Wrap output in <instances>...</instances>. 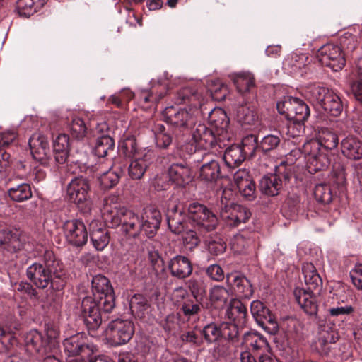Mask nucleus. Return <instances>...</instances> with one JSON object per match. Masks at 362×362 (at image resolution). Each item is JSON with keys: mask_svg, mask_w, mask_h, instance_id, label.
<instances>
[{"mask_svg": "<svg viewBox=\"0 0 362 362\" xmlns=\"http://www.w3.org/2000/svg\"><path fill=\"white\" fill-rule=\"evenodd\" d=\"M117 197L109 196L103 199L102 216L112 228L122 225L123 230L129 236L136 238L140 235L151 238L154 236L161 222V214L154 207L145 209L144 215L121 207Z\"/></svg>", "mask_w": 362, "mask_h": 362, "instance_id": "obj_1", "label": "nucleus"}, {"mask_svg": "<svg viewBox=\"0 0 362 362\" xmlns=\"http://www.w3.org/2000/svg\"><path fill=\"white\" fill-rule=\"evenodd\" d=\"M238 326L237 323L223 322L221 324V337L228 339L233 343L237 341L239 334Z\"/></svg>", "mask_w": 362, "mask_h": 362, "instance_id": "obj_48", "label": "nucleus"}, {"mask_svg": "<svg viewBox=\"0 0 362 362\" xmlns=\"http://www.w3.org/2000/svg\"><path fill=\"white\" fill-rule=\"evenodd\" d=\"M122 148L127 156L132 158L129 166V175L132 179H141L154 157L153 151L148 148L139 149L137 143L134 138L127 139Z\"/></svg>", "mask_w": 362, "mask_h": 362, "instance_id": "obj_6", "label": "nucleus"}, {"mask_svg": "<svg viewBox=\"0 0 362 362\" xmlns=\"http://www.w3.org/2000/svg\"><path fill=\"white\" fill-rule=\"evenodd\" d=\"M230 77L240 93L247 92L255 86V78L250 73L241 72L233 74Z\"/></svg>", "mask_w": 362, "mask_h": 362, "instance_id": "obj_35", "label": "nucleus"}, {"mask_svg": "<svg viewBox=\"0 0 362 362\" xmlns=\"http://www.w3.org/2000/svg\"><path fill=\"white\" fill-rule=\"evenodd\" d=\"M114 140L108 135H103L96 140L95 153L98 157L106 156L114 149Z\"/></svg>", "mask_w": 362, "mask_h": 362, "instance_id": "obj_42", "label": "nucleus"}, {"mask_svg": "<svg viewBox=\"0 0 362 362\" xmlns=\"http://www.w3.org/2000/svg\"><path fill=\"white\" fill-rule=\"evenodd\" d=\"M346 54L335 45L327 44L318 50L317 57L322 65L329 67L334 71L341 70L345 65Z\"/></svg>", "mask_w": 362, "mask_h": 362, "instance_id": "obj_13", "label": "nucleus"}, {"mask_svg": "<svg viewBox=\"0 0 362 362\" xmlns=\"http://www.w3.org/2000/svg\"><path fill=\"white\" fill-rule=\"evenodd\" d=\"M183 242L186 245H189V247L192 249L198 245L199 239L195 231L189 230L183 235Z\"/></svg>", "mask_w": 362, "mask_h": 362, "instance_id": "obj_63", "label": "nucleus"}, {"mask_svg": "<svg viewBox=\"0 0 362 362\" xmlns=\"http://www.w3.org/2000/svg\"><path fill=\"white\" fill-rule=\"evenodd\" d=\"M341 49H344L346 54L352 52L358 46L356 37L351 33H346L340 38Z\"/></svg>", "mask_w": 362, "mask_h": 362, "instance_id": "obj_50", "label": "nucleus"}, {"mask_svg": "<svg viewBox=\"0 0 362 362\" xmlns=\"http://www.w3.org/2000/svg\"><path fill=\"white\" fill-rule=\"evenodd\" d=\"M101 168V166L99 167ZM122 170L119 169L110 168L107 171L103 172L99 169L97 173V177L99 180L100 185L104 189H110L115 186L121 177Z\"/></svg>", "mask_w": 362, "mask_h": 362, "instance_id": "obj_33", "label": "nucleus"}, {"mask_svg": "<svg viewBox=\"0 0 362 362\" xmlns=\"http://www.w3.org/2000/svg\"><path fill=\"white\" fill-rule=\"evenodd\" d=\"M308 59L305 54H292L285 59L284 66L286 69L289 70L290 72L293 73L304 67Z\"/></svg>", "mask_w": 362, "mask_h": 362, "instance_id": "obj_43", "label": "nucleus"}, {"mask_svg": "<svg viewBox=\"0 0 362 362\" xmlns=\"http://www.w3.org/2000/svg\"><path fill=\"white\" fill-rule=\"evenodd\" d=\"M211 97L216 100H223L228 94V88L226 85L217 80L214 86L211 88Z\"/></svg>", "mask_w": 362, "mask_h": 362, "instance_id": "obj_56", "label": "nucleus"}, {"mask_svg": "<svg viewBox=\"0 0 362 362\" xmlns=\"http://www.w3.org/2000/svg\"><path fill=\"white\" fill-rule=\"evenodd\" d=\"M353 284L359 290H362V264H357L350 272Z\"/></svg>", "mask_w": 362, "mask_h": 362, "instance_id": "obj_58", "label": "nucleus"}, {"mask_svg": "<svg viewBox=\"0 0 362 362\" xmlns=\"http://www.w3.org/2000/svg\"><path fill=\"white\" fill-rule=\"evenodd\" d=\"M226 280L228 284L233 286L235 291L242 297L249 298L252 296V284L245 276L232 273L227 275Z\"/></svg>", "mask_w": 362, "mask_h": 362, "instance_id": "obj_24", "label": "nucleus"}, {"mask_svg": "<svg viewBox=\"0 0 362 362\" xmlns=\"http://www.w3.org/2000/svg\"><path fill=\"white\" fill-rule=\"evenodd\" d=\"M0 243L4 245L7 250L11 252L19 250L23 247V241L18 230H1L0 232Z\"/></svg>", "mask_w": 362, "mask_h": 362, "instance_id": "obj_29", "label": "nucleus"}, {"mask_svg": "<svg viewBox=\"0 0 362 362\" xmlns=\"http://www.w3.org/2000/svg\"><path fill=\"white\" fill-rule=\"evenodd\" d=\"M46 338L47 346L49 348L50 351H52L54 349H55L57 345V338L59 337V332L57 328L53 326H47L46 327Z\"/></svg>", "mask_w": 362, "mask_h": 362, "instance_id": "obj_57", "label": "nucleus"}, {"mask_svg": "<svg viewBox=\"0 0 362 362\" xmlns=\"http://www.w3.org/2000/svg\"><path fill=\"white\" fill-rule=\"evenodd\" d=\"M61 269L62 267L56 259L54 252L47 250L42 263H33L27 269V276L39 288H45L49 284L54 287L56 284V288L59 289L64 286L61 274L58 272Z\"/></svg>", "mask_w": 362, "mask_h": 362, "instance_id": "obj_4", "label": "nucleus"}, {"mask_svg": "<svg viewBox=\"0 0 362 362\" xmlns=\"http://www.w3.org/2000/svg\"><path fill=\"white\" fill-rule=\"evenodd\" d=\"M8 194L13 202H22L30 199L33 196V192L29 184L21 183L9 188Z\"/></svg>", "mask_w": 362, "mask_h": 362, "instance_id": "obj_36", "label": "nucleus"}, {"mask_svg": "<svg viewBox=\"0 0 362 362\" xmlns=\"http://www.w3.org/2000/svg\"><path fill=\"white\" fill-rule=\"evenodd\" d=\"M132 313L136 317L142 318L148 308L146 298L141 294H135L129 301Z\"/></svg>", "mask_w": 362, "mask_h": 362, "instance_id": "obj_39", "label": "nucleus"}, {"mask_svg": "<svg viewBox=\"0 0 362 362\" xmlns=\"http://www.w3.org/2000/svg\"><path fill=\"white\" fill-rule=\"evenodd\" d=\"M47 0H18L16 8L20 16L29 17L40 9Z\"/></svg>", "mask_w": 362, "mask_h": 362, "instance_id": "obj_37", "label": "nucleus"}, {"mask_svg": "<svg viewBox=\"0 0 362 362\" xmlns=\"http://www.w3.org/2000/svg\"><path fill=\"white\" fill-rule=\"evenodd\" d=\"M320 106L326 112L334 117L339 116L343 110L340 98L332 90L327 95Z\"/></svg>", "mask_w": 362, "mask_h": 362, "instance_id": "obj_34", "label": "nucleus"}, {"mask_svg": "<svg viewBox=\"0 0 362 362\" xmlns=\"http://www.w3.org/2000/svg\"><path fill=\"white\" fill-rule=\"evenodd\" d=\"M243 344L254 351L265 348L267 346V340L260 334L248 332L244 334Z\"/></svg>", "mask_w": 362, "mask_h": 362, "instance_id": "obj_40", "label": "nucleus"}, {"mask_svg": "<svg viewBox=\"0 0 362 362\" xmlns=\"http://www.w3.org/2000/svg\"><path fill=\"white\" fill-rule=\"evenodd\" d=\"M16 339L11 332H6L0 327V344L2 351H9L16 344Z\"/></svg>", "mask_w": 362, "mask_h": 362, "instance_id": "obj_55", "label": "nucleus"}, {"mask_svg": "<svg viewBox=\"0 0 362 362\" xmlns=\"http://www.w3.org/2000/svg\"><path fill=\"white\" fill-rule=\"evenodd\" d=\"M17 133L14 129H9L0 133V148L6 147L16 139Z\"/></svg>", "mask_w": 362, "mask_h": 362, "instance_id": "obj_60", "label": "nucleus"}, {"mask_svg": "<svg viewBox=\"0 0 362 362\" xmlns=\"http://www.w3.org/2000/svg\"><path fill=\"white\" fill-rule=\"evenodd\" d=\"M295 296L298 305L307 314L312 315L317 313V300L313 291L297 290L295 291Z\"/></svg>", "mask_w": 362, "mask_h": 362, "instance_id": "obj_27", "label": "nucleus"}, {"mask_svg": "<svg viewBox=\"0 0 362 362\" xmlns=\"http://www.w3.org/2000/svg\"><path fill=\"white\" fill-rule=\"evenodd\" d=\"M187 217L202 230H213L218 225L217 216L202 204L191 203L186 209L181 203L169 205L167 211L168 225L173 233L180 234L184 232Z\"/></svg>", "mask_w": 362, "mask_h": 362, "instance_id": "obj_3", "label": "nucleus"}, {"mask_svg": "<svg viewBox=\"0 0 362 362\" xmlns=\"http://www.w3.org/2000/svg\"><path fill=\"white\" fill-rule=\"evenodd\" d=\"M69 136L66 134H59L54 141L53 148L54 151H69Z\"/></svg>", "mask_w": 362, "mask_h": 362, "instance_id": "obj_59", "label": "nucleus"}, {"mask_svg": "<svg viewBox=\"0 0 362 362\" xmlns=\"http://www.w3.org/2000/svg\"><path fill=\"white\" fill-rule=\"evenodd\" d=\"M214 131L204 124H198L192 131L190 143L186 145L185 150L189 154L196 153L199 149L221 148V138L216 136Z\"/></svg>", "mask_w": 362, "mask_h": 362, "instance_id": "obj_9", "label": "nucleus"}, {"mask_svg": "<svg viewBox=\"0 0 362 362\" xmlns=\"http://www.w3.org/2000/svg\"><path fill=\"white\" fill-rule=\"evenodd\" d=\"M188 286L194 297L202 294L204 292L205 287L203 281L199 279L192 278L188 281Z\"/></svg>", "mask_w": 362, "mask_h": 362, "instance_id": "obj_62", "label": "nucleus"}, {"mask_svg": "<svg viewBox=\"0 0 362 362\" xmlns=\"http://www.w3.org/2000/svg\"><path fill=\"white\" fill-rule=\"evenodd\" d=\"M90 185L89 180L82 176L71 179L66 187V196L74 204L80 205L89 199Z\"/></svg>", "mask_w": 362, "mask_h": 362, "instance_id": "obj_14", "label": "nucleus"}, {"mask_svg": "<svg viewBox=\"0 0 362 362\" xmlns=\"http://www.w3.org/2000/svg\"><path fill=\"white\" fill-rule=\"evenodd\" d=\"M221 218L230 226H238L240 223H245L250 216L247 209L238 204L225 205L220 211Z\"/></svg>", "mask_w": 362, "mask_h": 362, "instance_id": "obj_17", "label": "nucleus"}, {"mask_svg": "<svg viewBox=\"0 0 362 362\" xmlns=\"http://www.w3.org/2000/svg\"><path fill=\"white\" fill-rule=\"evenodd\" d=\"M25 347L30 354H37L44 357L51 352L45 337L37 330L30 331L25 338Z\"/></svg>", "mask_w": 362, "mask_h": 362, "instance_id": "obj_19", "label": "nucleus"}, {"mask_svg": "<svg viewBox=\"0 0 362 362\" xmlns=\"http://www.w3.org/2000/svg\"><path fill=\"white\" fill-rule=\"evenodd\" d=\"M155 139L158 147L167 148L172 143V136L168 133L164 125L158 124L155 127Z\"/></svg>", "mask_w": 362, "mask_h": 362, "instance_id": "obj_45", "label": "nucleus"}, {"mask_svg": "<svg viewBox=\"0 0 362 362\" xmlns=\"http://www.w3.org/2000/svg\"><path fill=\"white\" fill-rule=\"evenodd\" d=\"M170 180L177 186H184L192 180L190 168L182 163H173L168 169Z\"/></svg>", "mask_w": 362, "mask_h": 362, "instance_id": "obj_23", "label": "nucleus"}, {"mask_svg": "<svg viewBox=\"0 0 362 362\" xmlns=\"http://www.w3.org/2000/svg\"><path fill=\"white\" fill-rule=\"evenodd\" d=\"M276 108L281 115H285L288 120L293 122V125H297L299 133L303 129V124L310 116L309 107L298 98L284 97L277 103Z\"/></svg>", "mask_w": 362, "mask_h": 362, "instance_id": "obj_8", "label": "nucleus"}, {"mask_svg": "<svg viewBox=\"0 0 362 362\" xmlns=\"http://www.w3.org/2000/svg\"><path fill=\"white\" fill-rule=\"evenodd\" d=\"M330 91L329 88L320 84L313 83L306 86L305 95L310 102L320 105Z\"/></svg>", "mask_w": 362, "mask_h": 362, "instance_id": "obj_32", "label": "nucleus"}, {"mask_svg": "<svg viewBox=\"0 0 362 362\" xmlns=\"http://www.w3.org/2000/svg\"><path fill=\"white\" fill-rule=\"evenodd\" d=\"M292 151L286 156V161H281L279 165L275 166V172L273 174L264 176L260 181V190L262 193L269 195H277L284 183L289 180L291 175V165L293 160L291 158Z\"/></svg>", "mask_w": 362, "mask_h": 362, "instance_id": "obj_7", "label": "nucleus"}, {"mask_svg": "<svg viewBox=\"0 0 362 362\" xmlns=\"http://www.w3.org/2000/svg\"><path fill=\"white\" fill-rule=\"evenodd\" d=\"M318 143L308 141L303 146L306 166L310 173L327 169L330 163L328 155L322 148L318 149Z\"/></svg>", "mask_w": 362, "mask_h": 362, "instance_id": "obj_11", "label": "nucleus"}, {"mask_svg": "<svg viewBox=\"0 0 362 362\" xmlns=\"http://www.w3.org/2000/svg\"><path fill=\"white\" fill-rule=\"evenodd\" d=\"M281 141L280 134H267L259 142V150L265 153L271 152L279 146Z\"/></svg>", "mask_w": 362, "mask_h": 362, "instance_id": "obj_44", "label": "nucleus"}, {"mask_svg": "<svg viewBox=\"0 0 362 362\" xmlns=\"http://www.w3.org/2000/svg\"><path fill=\"white\" fill-rule=\"evenodd\" d=\"M182 310L185 315L190 316L199 313L201 308L198 303H194L191 300H187L183 303Z\"/></svg>", "mask_w": 362, "mask_h": 362, "instance_id": "obj_64", "label": "nucleus"}, {"mask_svg": "<svg viewBox=\"0 0 362 362\" xmlns=\"http://www.w3.org/2000/svg\"><path fill=\"white\" fill-rule=\"evenodd\" d=\"M318 143V149L322 148L325 151L326 150H332L335 148L339 143L337 135L329 129H323L319 134L317 140H312Z\"/></svg>", "mask_w": 362, "mask_h": 362, "instance_id": "obj_38", "label": "nucleus"}, {"mask_svg": "<svg viewBox=\"0 0 362 362\" xmlns=\"http://www.w3.org/2000/svg\"><path fill=\"white\" fill-rule=\"evenodd\" d=\"M237 188L240 194L247 200H253L256 197V186L252 179L240 183Z\"/></svg>", "mask_w": 362, "mask_h": 362, "instance_id": "obj_49", "label": "nucleus"}, {"mask_svg": "<svg viewBox=\"0 0 362 362\" xmlns=\"http://www.w3.org/2000/svg\"><path fill=\"white\" fill-rule=\"evenodd\" d=\"M342 154L348 159H362V142L354 136H347L341 142Z\"/></svg>", "mask_w": 362, "mask_h": 362, "instance_id": "obj_25", "label": "nucleus"}, {"mask_svg": "<svg viewBox=\"0 0 362 362\" xmlns=\"http://www.w3.org/2000/svg\"><path fill=\"white\" fill-rule=\"evenodd\" d=\"M98 221L93 220L90 223V239L97 250H103L109 243L110 238L107 231L102 228H98Z\"/></svg>", "mask_w": 362, "mask_h": 362, "instance_id": "obj_28", "label": "nucleus"}, {"mask_svg": "<svg viewBox=\"0 0 362 362\" xmlns=\"http://www.w3.org/2000/svg\"><path fill=\"white\" fill-rule=\"evenodd\" d=\"M245 156L246 154L240 146L233 145L225 151L223 160L226 165L232 169L242 163L245 159Z\"/></svg>", "mask_w": 362, "mask_h": 362, "instance_id": "obj_30", "label": "nucleus"}, {"mask_svg": "<svg viewBox=\"0 0 362 362\" xmlns=\"http://www.w3.org/2000/svg\"><path fill=\"white\" fill-rule=\"evenodd\" d=\"M63 346L64 353L69 357H92L98 351L97 346L88 344L86 337L79 333L65 339Z\"/></svg>", "mask_w": 362, "mask_h": 362, "instance_id": "obj_12", "label": "nucleus"}, {"mask_svg": "<svg viewBox=\"0 0 362 362\" xmlns=\"http://www.w3.org/2000/svg\"><path fill=\"white\" fill-rule=\"evenodd\" d=\"M64 231L66 240L74 246L81 247L88 240V233L85 224L78 219L66 221Z\"/></svg>", "mask_w": 362, "mask_h": 362, "instance_id": "obj_16", "label": "nucleus"}, {"mask_svg": "<svg viewBox=\"0 0 362 362\" xmlns=\"http://www.w3.org/2000/svg\"><path fill=\"white\" fill-rule=\"evenodd\" d=\"M207 275L213 280L221 281L224 279L222 268L218 264H211L206 269Z\"/></svg>", "mask_w": 362, "mask_h": 362, "instance_id": "obj_61", "label": "nucleus"}, {"mask_svg": "<svg viewBox=\"0 0 362 362\" xmlns=\"http://www.w3.org/2000/svg\"><path fill=\"white\" fill-rule=\"evenodd\" d=\"M314 196L317 202L323 204H329L332 199L331 189L325 184H319L315 187Z\"/></svg>", "mask_w": 362, "mask_h": 362, "instance_id": "obj_47", "label": "nucleus"}, {"mask_svg": "<svg viewBox=\"0 0 362 362\" xmlns=\"http://www.w3.org/2000/svg\"><path fill=\"white\" fill-rule=\"evenodd\" d=\"M226 315L228 318L240 327L246 324L247 311L245 305L239 300L232 299L228 307Z\"/></svg>", "mask_w": 362, "mask_h": 362, "instance_id": "obj_26", "label": "nucleus"}, {"mask_svg": "<svg viewBox=\"0 0 362 362\" xmlns=\"http://www.w3.org/2000/svg\"><path fill=\"white\" fill-rule=\"evenodd\" d=\"M71 131L73 136L76 139H83L87 132V127L84 121L78 117H73L71 124Z\"/></svg>", "mask_w": 362, "mask_h": 362, "instance_id": "obj_51", "label": "nucleus"}, {"mask_svg": "<svg viewBox=\"0 0 362 362\" xmlns=\"http://www.w3.org/2000/svg\"><path fill=\"white\" fill-rule=\"evenodd\" d=\"M134 333V326L129 320L116 319L111 321L104 332L107 342L117 346L127 343Z\"/></svg>", "mask_w": 362, "mask_h": 362, "instance_id": "obj_10", "label": "nucleus"}, {"mask_svg": "<svg viewBox=\"0 0 362 362\" xmlns=\"http://www.w3.org/2000/svg\"><path fill=\"white\" fill-rule=\"evenodd\" d=\"M209 153L202 154V161L204 163L199 170V177L205 182H211L221 177V167L219 162L214 158H209Z\"/></svg>", "mask_w": 362, "mask_h": 362, "instance_id": "obj_21", "label": "nucleus"}, {"mask_svg": "<svg viewBox=\"0 0 362 362\" xmlns=\"http://www.w3.org/2000/svg\"><path fill=\"white\" fill-rule=\"evenodd\" d=\"M208 120L216 134L219 138H224L223 134L229 125V119L226 112L221 108H214L209 113Z\"/></svg>", "mask_w": 362, "mask_h": 362, "instance_id": "obj_22", "label": "nucleus"}, {"mask_svg": "<svg viewBox=\"0 0 362 362\" xmlns=\"http://www.w3.org/2000/svg\"><path fill=\"white\" fill-rule=\"evenodd\" d=\"M29 146L33 158L45 164L50 154L47 138L40 133H35L29 139Z\"/></svg>", "mask_w": 362, "mask_h": 362, "instance_id": "obj_18", "label": "nucleus"}, {"mask_svg": "<svg viewBox=\"0 0 362 362\" xmlns=\"http://www.w3.org/2000/svg\"><path fill=\"white\" fill-rule=\"evenodd\" d=\"M175 100L177 104L189 103L193 109H190V112L182 109L173 114H170L172 108L168 110V122L177 128L188 129L194 124V115L195 112H198L197 107L203 103L202 94L197 90L185 87L177 91Z\"/></svg>", "mask_w": 362, "mask_h": 362, "instance_id": "obj_5", "label": "nucleus"}, {"mask_svg": "<svg viewBox=\"0 0 362 362\" xmlns=\"http://www.w3.org/2000/svg\"><path fill=\"white\" fill-rule=\"evenodd\" d=\"M168 268L170 275L179 279L189 276L193 271L191 261L184 255H176L171 258L168 262Z\"/></svg>", "mask_w": 362, "mask_h": 362, "instance_id": "obj_20", "label": "nucleus"}, {"mask_svg": "<svg viewBox=\"0 0 362 362\" xmlns=\"http://www.w3.org/2000/svg\"><path fill=\"white\" fill-rule=\"evenodd\" d=\"M358 69L359 78L350 83V90L355 99L362 104V57L356 63Z\"/></svg>", "mask_w": 362, "mask_h": 362, "instance_id": "obj_46", "label": "nucleus"}, {"mask_svg": "<svg viewBox=\"0 0 362 362\" xmlns=\"http://www.w3.org/2000/svg\"><path fill=\"white\" fill-rule=\"evenodd\" d=\"M259 142L255 135L249 134L243 139L241 147L245 154L253 156L255 151L259 149Z\"/></svg>", "mask_w": 362, "mask_h": 362, "instance_id": "obj_53", "label": "nucleus"}, {"mask_svg": "<svg viewBox=\"0 0 362 362\" xmlns=\"http://www.w3.org/2000/svg\"><path fill=\"white\" fill-rule=\"evenodd\" d=\"M229 291L221 286H214L209 291V299L216 307H221L225 305L229 298Z\"/></svg>", "mask_w": 362, "mask_h": 362, "instance_id": "obj_41", "label": "nucleus"}, {"mask_svg": "<svg viewBox=\"0 0 362 362\" xmlns=\"http://www.w3.org/2000/svg\"><path fill=\"white\" fill-rule=\"evenodd\" d=\"M93 297L83 299L79 316L90 331L96 330L102 323L100 310L110 313L115 308V294L107 278L95 276L92 280Z\"/></svg>", "mask_w": 362, "mask_h": 362, "instance_id": "obj_2", "label": "nucleus"}, {"mask_svg": "<svg viewBox=\"0 0 362 362\" xmlns=\"http://www.w3.org/2000/svg\"><path fill=\"white\" fill-rule=\"evenodd\" d=\"M237 117L239 122L245 124H252L257 117L253 110L247 106H241L237 111Z\"/></svg>", "mask_w": 362, "mask_h": 362, "instance_id": "obj_54", "label": "nucleus"}, {"mask_svg": "<svg viewBox=\"0 0 362 362\" xmlns=\"http://www.w3.org/2000/svg\"><path fill=\"white\" fill-rule=\"evenodd\" d=\"M204 339L208 342H214L221 337V326L219 327L214 323L206 325L202 330Z\"/></svg>", "mask_w": 362, "mask_h": 362, "instance_id": "obj_52", "label": "nucleus"}, {"mask_svg": "<svg viewBox=\"0 0 362 362\" xmlns=\"http://www.w3.org/2000/svg\"><path fill=\"white\" fill-rule=\"evenodd\" d=\"M250 312L257 323L270 333L279 329L276 317L259 300H254L250 305Z\"/></svg>", "mask_w": 362, "mask_h": 362, "instance_id": "obj_15", "label": "nucleus"}, {"mask_svg": "<svg viewBox=\"0 0 362 362\" xmlns=\"http://www.w3.org/2000/svg\"><path fill=\"white\" fill-rule=\"evenodd\" d=\"M302 269L304 281L308 286V290H318L322 284V281L315 266L312 263H305Z\"/></svg>", "mask_w": 362, "mask_h": 362, "instance_id": "obj_31", "label": "nucleus"}]
</instances>
